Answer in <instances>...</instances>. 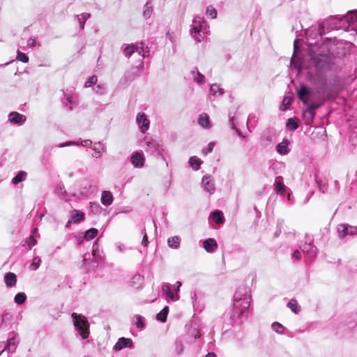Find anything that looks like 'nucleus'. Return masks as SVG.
<instances>
[{
    "instance_id": "obj_28",
    "label": "nucleus",
    "mask_w": 357,
    "mask_h": 357,
    "mask_svg": "<svg viewBox=\"0 0 357 357\" xmlns=\"http://www.w3.org/2000/svg\"><path fill=\"white\" fill-rule=\"evenodd\" d=\"M27 173L24 171H20L12 179V183L17 185L26 179Z\"/></svg>"
},
{
    "instance_id": "obj_14",
    "label": "nucleus",
    "mask_w": 357,
    "mask_h": 357,
    "mask_svg": "<svg viewBox=\"0 0 357 357\" xmlns=\"http://www.w3.org/2000/svg\"><path fill=\"white\" fill-rule=\"evenodd\" d=\"M132 346V341L130 338L120 337L114 346V350L121 351L125 348H130Z\"/></svg>"
},
{
    "instance_id": "obj_3",
    "label": "nucleus",
    "mask_w": 357,
    "mask_h": 357,
    "mask_svg": "<svg viewBox=\"0 0 357 357\" xmlns=\"http://www.w3.org/2000/svg\"><path fill=\"white\" fill-rule=\"evenodd\" d=\"M208 24L205 20L199 16H196L192 20L190 30V36L194 40L200 43L206 36Z\"/></svg>"
},
{
    "instance_id": "obj_34",
    "label": "nucleus",
    "mask_w": 357,
    "mask_h": 357,
    "mask_svg": "<svg viewBox=\"0 0 357 357\" xmlns=\"http://www.w3.org/2000/svg\"><path fill=\"white\" fill-rule=\"evenodd\" d=\"M168 312L169 307L165 306L158 314H157L156 319L162 322L166 321Z\"/></svg>"
},
{
    "instance_id": "obj_55",
    "label": "nucleus",
    "mask_w": 357,
    "mask_h": 357,
    "mask_svg": "<svg viewBox=\"0 0 357 357\" xmlns=\"http://www.w3.org/2000/svg\"><path fill=\"white\" fill-rule=\"evenodd\" d=\"M213 147H214V143L213 142H211L208 144V146L207 148L206 149V150H203V151L205 153H211L213 151Z\"/></svg>"
},
{
    "instance_id": "obj_54",
    "label": "nucleus",
    "mask_w": 357,
    "mask_h": 357,
    "mask_svg": "<svg viewBox=\"0 0 357 357\" xmlns=\"http://www.w3.org/2000/svg\"><path fill=\"white\" fill-rule=\"evenodd\" d=\"M64 96L66 97V101L68 103L73 104L75 102V98L73 95H67L66 93H64Z\"/></svg>"
},
{
    "instance_id": "obj_44",
    "label": "nucleus",
    "mask_w": 357,
    "mask_h": 357,
    "mask_svg": "<svg viewBox=\"0 0 357 357\" xmlns=\"http://www.w3.org/2000/svg\"><path fill=\"white\" fill-rule=\"evenodd\" d=\"M175 351L178 355H181L183 351V345L181 341L176 340L174 343Z\"/></svg>"
},
{
    "instance_id": "obj_20",
    "label": "nucleus",
    "mask_w": 357,
    "mask_h": 357,
    "mask_svg": "<svg viewBox=\"0 0 357 357\" xmlns=\"http://www.w3.org/2000/svg\"><path fill=\"white\" fill-rule=\"evenodd\" d=\"M3 279L6 287H13L16 285L17 275L14 273L8 272L6 273Z\"/></svg>"
},
{
    "instance_id": "obj_53",
    "label": "nucleus",
    "mask_w": 357,
    "mask_h": 357,
    "mask_svg": "<svg viewBox=\"0 0 357 357\" xmlns=\"http://www.w3.org/2000/svg\"><path fill=\"white\" fill-rule=\"evenodd\" d=\"M36 243L37 241L33 236H30L29 238L26 240V243L28 244L29 249L34 246L36 244Z\"/></svg>"
},
{
    "instance_id": "obj_62",
    "label": "nucleus",
    "mask_w": 357,
    "mask_h": 357,
    "mask_svg": "<svg viewBox=\"0 0 357 357\" xmlns=\"http://www.w3.org/2000/svg\"><path fill=\"white\" fill-rule=\"evenodd\" d=\"M92 156L96 158H100L102 156V152L100 151H95V153L92 154Z\"/></svg>"
},
{
    "instance_id": "obj_7",
    "label": "nucleus",
    "mask_w": 357,
    "mask_h": 357,
    "mask_svg": "<svg viewBox=\"0 0 357 357\" xmlns=\"http://www.w3.org/2000/svg\"><path fill=\"white\" fill-rule=\"evenodd\" d=\"M144 144L146 145V151L150 152L151 154L158 153L162 155L164 151L162 146L159 142L153 139H148L147 137L144 139Z\"/></svg>"
},
{
    "instance_id": "obj_12",
    "label": "nucleus",
    "mask_w": 357,
    "mask_h": 357,
    "mask_svg": "<svg viewBox=\"0 0 357 357\" xmlns=\"http://www.w3.org/2000/svg\"><path fill=\"white\" fill-rule=\"evenodd\" d=\"M202 186L205 191L209 194H213L215 192V184L210 175H206L202 178Z\"/></svg>"
},
{
    "instance_id": "obj_10",
    "label": "nucleus",
    "mask_w": 357,
    "mask_h": 357,
    "mask_svg": "<svg viewBox=\"0 0 357 357\" xmlns=\"http://www.w3.org/2000/svg\"><path fill=\"white\" fill-rule=\"evenodd\" d=\"M136 121L143 133L149 128L150 121L144 112H139L137 114Z\"/></svg>"
},
{
    "instance_id": "obj_52",
    "label": "nucleus",
    "mask_w": 357,
    "mask_h": 357,
    "mask_svg": "<svg viewBox=\"0 0 357 357\" xmlns=\"http://www.w3.org/2000/svg\"><path fill=\"white\" fill-rule=\"evenodd\" d=\"M292 98L290 96H284L282 100V105L284 106L283 109H286L291 104Z\"/></svg>"
},
{
    "instance_id": "obj_22",
    "label": "nucleus",
    "mask_w": 357,
    "mask_h": 357,
    "mask_svg": "<svg viewBox=\"0 0 357 357\" xmlns=\"http://www.w3.org/2000/svg\"><path fill=\"white\" fill-rule=\"evenodd\" d=\"M191 75L192 79L195 82L198 84H202L205 82V77L202 75L197 69V68H194L191 70Z\"/></svg>"
},
{
    "instance_id": "obj_48",
    "label": "nucleus",
    "mask_w": 357,
    "mask_h": 357,
    "mask_svg": "<svg viewBox=\"0 0 357 357\" xmlns=\"http://www.w3.org/2000/svg\"><path fill=\"white\" fill-rule=\"evenodd\" d=\"M40 261H41V260L38 257H34L33 262L31 264V269L33 271L37 270L40 266Z\"/></svg>"
},
{
    "instance_id": "obj_6",
    "label": "nucleus",
    "mask_w": 357,
    "mask_h": 357,
    "mask_svg": "<svg viewBox=\"0 0 357 357\" xmlns=\"http://www.w3.org/2000/svg\"><path fill=\"white\" fill-rule=\"evenodd\" d=\"M321 27L312 28L307 31V43L309 45H317L321 40Z\"/></svg>"
},
{
    "instance_id": "obj_45",
    "label": "nucleus",
    "mask_w": 357,
    "mask_h": 357,
    "mask_svg": "<svg viewBox=\"0 0 357 357\" xmlns=\"http://www.w3.org/2000/svg\"><path fill=\"white\" fill-rule=\"evenodd\" d=\"M98 81V78L96 75H93L91 77H90L88 80L85 82L84 84V86L88 88V87H91L93 84H96Z\"/></svg>"
},
{
    "instance_id": "obj_64",
    "label": "nucleus",
    "mask_w": 357,
    "mask_h": 357,
    "mask_svg": "<svg viewBox=\"0 0 357 357\" xmlns=\"http://www.w3.org/2000/svg\"><path fill=\"white\" fill-rule=\"evenodd\" d=\"M90 258V255L89 253H85L83 256V261H86Z\"/></svg>"
},
{
    "instance_id": "obj_47",
    "label": "nucleus",
    "mask_w": 357,
    "mask_h": 357,
    "mask_svg": "<svg viewBox=\"0 0 357 357\" xmlns=\"http://www.w3.org/2000/svg\"><path fill=\"white\" fill-rule=\"evenodd\" d=\"M272 328L274 331H275L278 333H283V326L282 324H280L278 322H274L272 324Z\"/></svg>"
},
{
    "instance_id": "obj_9",
    "label": "nucleus",
    "mask_w": 357,
    "mask_h": 357,
    "mask_svg": "<svg viewBox=\"0 0 357 357\" xmlns=\"http://www.w3.org/2000/svg\"><path fill=\"white\" fill-rule=\"evenodd\" d=\"M145 158L142 152L135 151L130 157V162L136 168H141L144 165Z\"/></svg>"
},
{
    "instance_id": "obj_19",
    "label": "nucleus",
    "mask_w": 357,
    "mask_h": 357,
    "mask_svg": "<svg viewBox=\"0 0 357 357\" xmlns=\"http://www.w3.org/2000/svg\"><path fill=\"white\" fill-rule=\"evenodd\" d=\"M161 290L166 300L176 301L178 299V296L174 294V293L171 291V289L169 285L163 284L162 286Z\"/></svg>"
},
{
    "instance_id": "obj_2",
    "label": "nucleus",
    "mask_w": 357,
    "mask_h": 357,
    "mask_svg": "<svg viewBox=\"0 0 357 357\" xmlns=\"http://www.w3.org/2000/svg\"><path fill=\"white\" fill-rule=\"evenodd\" d=\"M250 289L245 286L239 287L234 295V314L238 317L243 316L250 307Z\"/></svg>"
},
{
    "instance_id": "obj_57",
    "label": "nucleus",
    "mask_w": 357,
    "mask_h": 357,
    "mask_svg": "<svg viewBox=\"0 0 357 357\" xmlns=\"http://www.w3.org/2000/svg\"><path fill=\"white\" fill-rule=\"evenodd\" d=\"M36 39L34 38H30L28 40H27V45L29 46V47H34L36 45Z\"/></svg>"
},
{
    "instance_id": "obj_1",
    "label": "nucleus",
    "mask_w": 357,
    "mask_h": 357,
    "mask_svg": "<svg viewBox=\"0 0 357 357\" xmlns=\"http://www.w3.org/2000/svg\"><path fill=\"white\" fill-rule=\"evenodd\" d=\"M334 59L328 42L323 43L316 52L311 54L309 77L314 90L310 91L305 85H301L297 91L298 98L307 105L303 115L307 124L313 121L316 109L337 94L335 81L331 76Z\"/></svg>"
},
{
    "instance_id": "obj_18",
    "label": "nucleus",
    "mask_w": 357,
    "mask_h": 357,
    "mask_svg": "<svg viewBox=\"0 0 357 357\" xmlns=\"http://www.w3.org/2000/svg\"><path fill=\"white\" fill-rule=\"evenodd\" d=\"M114 201V197L112 192L109 190H103L101 194L100 202L102 205L108 206H110Z\"/></svg>"
},
{
    "instance_id": "obj_37",
    "label": "nucleus",
    "mask_w": 357,
    "mask_h": 357,
    "mask_svg": "<svg viewBox=\"0 0 357 357\" xmlns=\"http://www.w3.org/2000/svg\"><path fill=\"white\" fill-rule=\"evenodd\" d=\"M347 231H348V229H347V224H341V225H338L337 232H338V236L340 238H343L346 236H347L348 235Z\"/></svg>"
},
{
    "instance_id": "obj_58",
    "label": "nucleus",
    "mask_w": 357,
    "mask_h": 357,
    "mask_svg": "<svg viewBox=\"0 0 357 357\" xmlns=\"http://www.w3.org/2000/svg\"><path fill=\"white\" fill-rule=\"evenodd\" d=\"M166 36L172 43H174L175 42L174 36V33H171L170 31H167V33L166 34Z\"/></svg>"
},
{
    "instance_id": "obj_5",
    "label": "nucleus",
    "mask_w": 357,
    "mask_h": 357,
    "mask_svg": "<svg viewBox=\"0 0 357 357\" xmlns=\"http://www.w3.org/2000/svg\"><path fill=\"white\" fill-rule=\"evenodd\" d=\"M343 30L357 31V10H350L343 16Z\"/></svg>"
},
{
    "instance_id": "obj_43",
    "label": "nucleus",
    "mask_w": 357,
    "mask_h": 357,
    "mask_svg": "<svg viewBox=\"0 0 357 357\" xmlns=\"http://www.w3.org/2000/svg\"><path fill=\"white\" fill-rule=\"evenodd\" d=\"M94 92L98 95H104L106 93V87L104 84H98L93 89Z\"/></svg>"
},
{
    "instance_id": "obj_51",
    "label": "nucleus",
    "mask_w": 357,
    "mask_h": 357,
    "mask_svg": "<svg viewBox=\"0 0 357 357\" xmlns=\"http://www.w3.org/2000/svg\"><path fill=\"white\" fill-rule=\"evenodd\" d=\"M347 234L349 236H357V227L347 225Z\"/></svg>"
},
{
    "instance_id": "obj_60",
    "label": "nucleus",
    "mask_w": 357,
    "mask_h": 357,
    "mask_svg": "<svg viewBox=\"0 0 357 357\" xmlns=\"http://www.w3.org/2000/svg\"><path fill=\"white\" fill-rule=\"evenodd\" d=\"M190 297H191L192 302L194 303L197 300V295H196L195 291L190 292Z\"/></svg>"
},
{
    "instance_id": "obj_26",
    "label": "nucleus",
    "mask_w": 357,
    "mask_h": 357,
    "mask_svg": "<svg viewBox=\"0 0 357 357\" xmlns=\"http://www.w3.org/2000/svg\"><path fill=\"white\" fill-rule=\"evenodd\" d=\"M84 218V213L77 211L73 210L70 213V219L73 221V223H78L80 221L83 220Z\"/></svg>"
},
{
    "instance_id": "obj_38",
    "label": "nucleus",
    "mask_w": 357,
    "mask_h": 357,
    "mask_svg": "<svg viewBox=\"0 0 357 357\" xmlns=\"http://www.w3.org/2000/svg\"><path fill=\"white\" fill-rule=\"evenodd\" d=\"M133 322L138 328L143 329L145 326L142 317L139 314H136L133 317Z\"/></svg>"
},
{
    "instance_id": "obj_46",
    "label": "nucleus",
    "mask_w": 357,
    "mask_h": 357,
    "mask_svg": "<svg viewBox=\"0 0 357 357\" xmlns=\"http://www.w3.org/2000/svg\"><path fill=\"white\" fill-rule=\"evenodd\" d=\"M17 59L23 62V63H27L29 61V57L23 52H21L20 51H17Z\"/></svg>"
},
{
    "instance_id": "obj_36",
    "label": "nucleus",
    "mask_w": 357,
    "mask_h": 357,
    "mask_svg": "<svg viewBox=\"0 0 357 357\" xmlns=\"http://www.w3.org/2000/svg\"><path fill=\"white\" fill-rule=\"evenodd\" d=\"M98 229L96 228H91L88 229L84 234V238L86 241H90L94 238L98 234Z\"/></svg>"
},
{
    "instance_id": "obj_11",
    "label": "nucleus",
    "mask_w": 357,
    "mask_h": 357,
    "mask_svg": "<svg viewBox=\"0 0 357 357\" xmlns=\"http://www.w3.org/2000/svg\"><path fill=\"white\" fill-rule=\"evenodd\" d=\"M300 248L303 253L307 254L310 257L314 258L317 255V249L311 242L305 241L300 245Z\"/></svg>"
},
{
    "instance_id": "obj_63",
    "label": "nucleus",
    "mask_w": 357,
    "mask_h": 357,
    "mask_svg": "<svg viewBox=\"0 0 357 357\" xmlns=\"http://www.w3.org/2000/svg\"><path fill=\"white\" fill-rule=\"evenodd\" d=\"M6 317H7V315H5V316L3 317V318H2V323L0 325V328H3V327L6 326L5 321H6V319L7 318Z\"/></svg>"
},
{
    "instance_id": "obj_50",
    "label": "nucleus",
    "mask_w": 357,
    "mask_h": 357,
    "mask_svg": "<svg viewBox=\"0 0 357 357\" xmlns=\"http://www.w3.org/2000/svg\"><path fill=\"white\" fill-rule=\"evenodd\" d=\"M275 190L278 193L283 194L285 191V186L282 182H277L275 184Z\"/></svg>"
},
{
    "instance_id": "obj_25",
    "label": "nucleus",
    "mask_w": 357,
    "mask_h": 357,
    "mask_svg": "<svg viewBox=\"0 0 357 357\" xmlns=\"http://www.w3.org/2000/svg\"><path fill=\"white\" fill-rule=\"evenodd\" d=\"M55 193L62 199L68 200L69 197L66 193L64 185L62 184H59L55 188Z\"/></svg>"
},
{
    "instance_id": "obj_56",
    "label": "nucleus",
    "mask_w": 357,
    "mask_h": 357,
    "mask_svg": "<svg viewBox=\"0 0 357 357\" xmlns=\"http://www.w3.org/2000/svg\"><path fill=\"white\" fill-rule=\"evenodd\" d=\"M140 55L142 56V57H144V58L149 56V50L148 47H144L143 46V51L142 52Z\"/></svg>"
},
{
    "instance_id": "obj_16",
    "label": "nucleus",
    "mask_w": 357,
    "mask_h": 357,
    "mask_svg": "<svg viewBox=\"0 0 357 357\" xmlns=\"http://www.w3.org/2000/svg\"><path fill=\"white\" fill-rule=\"evenodd\" d=\"M8 120L11 123L22 125L26 121V116L18 112H13L9 114Z\"/></svg>"
},
{
    "instance_id": "obj_23",
    "label": "nucleus",
    "mask_w": 357,
    "mask_h": 357,
    "mask_svg": "<svg viewBox=\"0 0 357 357\" xmlns=\"http://www.w3.org/2000/svg\"><path fill=\"white\" fill-rule=\"evenodd\" d=\"M18 345V342L16 340L15 336H13L8 340L7 344L5 345L3 344V347L6 348L9 353H13L15 351Z\"/></svg>"
},
{
    "instance_id": "obj_49",
    "label": "nucleus",
    "mask_w": 357,
    "mask_h": 357,
    "mask_svg": "<svg viewBox=\"0 0 357 357\" xmlns=\"http://www.w3.org/2000/svg\"><path fill=\"white\" fill-rule=\"evenodd\" d=\"M93 150L95 151H100L101 152H105L106 151V148L101 142H98L94 143Z\"/></svg>"
},
{
    "instance_id": "obj_8",
    "label": "nucleus",
    "mask_w": 357,
    "mask_h": 357,
    "mask_svg": "<svg viewBox=\"0 0 357 357\" xmlns=\"http://www.w3.org/2000/svg\"><path fill=\"white\" fill-rule=\"evenodd\" d=\"M343 16L339 17H331L325 23L324 26H326L327 29L331 30H343Z\"/></svg>"
},
{
    "instance_id": "obj_42",
    "label": "nucleus",
    "mask_w": 357,
    "mask_h": 357,
    "mask_svg": "<svg viewBox=\"0 0 357 357\" xmlns=\"http://www.w3.org/2000/svg\"><path fill=\"white\" fill-rule=\"evenodd\" d=\"M287 306L289 308L291 309V310L295 313H298L300 310L299 307H298L297 302L295 300L291 299L289 301Z\"/></svg>"
},
{
    "instance_id": "obj_29",
    "label": "nucleus",
    "mask_w": 357,
    "mask_h": 357,
    "mask_svg": "<svg viewBox=\"0 0 357 357\" xmlns=\"http://www.w3.org/2000/svg\"><path fill=\"white\" fill-rule=\"evenodd\" d=\"M181 240L178 236L170 237L167 239V245L169 248L178 249L180 246Z\"/></svg>"
},
{
    "instance_id": "obj_40",
    "label": "nucleus",
    "mask_w": 357,
    "mask_h": 357,
    "mask_svg": "<svg viewBox=\"0 0 357 357\" xmlns=\"http://www.w3.org/2000/svg\"><path fill=\"white\" fill-rule=\"evenodd\" d=\"M26 299V296L24 293H17L14 298V301L17 304L22 305L23 304Z\"/></svg>"
},
{
    "instance_id": "obj_17",
    "label": "nucleus",
    "mask_w": 357,
    "mask_h": 357,
    "mask_svg": "<svg viewBox=\"0 0 357 357\" xmlns=\"http://www.w3.org/2000/svg\"><path fill=\"white\" fill-rule=\"evenodd\" d=\"M290 142L287 139H283V140L276 146V151L282 155H287L290 152L289 145Z\"/></svg>"
},
{
    "instance_id": "obj_41",
    "label": "nucleus",
    "mask_w": 357,
    "mask_h": 357,
    "mask_svg": "<svg viewBox=\"0 0 357 357\" xmlns=\"http://www.w3.org/2000/svg\"><path fill=\"white\" fill-rule=\"evenodd\" d=\"M206 15L211 19H215L217 17V11L213 6H208L206 7Z\"/></svg>"
},
{
    "instance_id": "obj_4",
    "label": "nucleus",
    "mask_w": 357,
    "mask_h": 357,
    "mask_svg": "<svg viewBox=\"0 0 357 357\" xmlns=\"http://www.w3.org/2000/svg\"><path fill=\"white\" fill-rule=\"evenodd\" d=\"M71 317L73 320V324L77 331L79 332L82 338H87L89 334V324L86 317L81 314H77L75 312L72 314Z\"/></svg>"
},
{
    "instance_id": "obj_24",
    "label": "nucleus",
    "mask_w": 357,
    "mask_h": 357,
    "mask_svg": "<svg viewBox=\"0 0 357 357\" xmlns=\"http://www.w3.org/2000/svg\"><path fill=\"white\" fill-rule=\"evenodd\" d=\"M198 123L199 126L204 128H211V123L209 121V116L206 113H202L198 119Z\"/></svg>"
},
{
    "instance_id": "obj_13",
    "label": "nucleus",
    "mask_w": 357,
    "mask_h": 357,
    "mask_svg": "<svg viewBox=\"0 0 357 357\" xmlns=\"http://www.w3.org/2000/svg\"><path fill=\"white\" fill-rule=\"evenodd\" d=\"M143 51V43L131 45L125 47L123 52L126 56L130 57L135 52L141 54Z\"/></svg>"
},
{
    "instance_id": "obj_59",
    "label": "nucleus",
    "mask_w": 357,
    "mask_h": 357,
    "mask_svg": "<svg viewBox=\"0 0 357 357\" xmlns=\"http://www.w3.org/2000/svg\"><path fill=\"white\" fill-rule=\"evenodd\" d=\"M293 257L296 259H300L301 258V253L298 250H295L293 253Z\"/></svg>"
},
{
    "instance_id": "obj_21",
    "label": "nucleus",
    "mask_w": 357,
    "mask_h": 357,
    "mask_svg": "<svg viewBox=\"0 0 357 357\" xmlns=\"http://www.w3.org/2000/svg\"><path fill=\"white\" fill-rule=\"evenodd\" d=\"M203 247L207 252H213L218 248V244L213 238L204 241Z\"/></svg>"
},
{
    "instance_id": "obj_30",
    "label": "nucleus",
    "mask_w": 357,
    "mask_h": 357,
    "mask_svg": "<svg viewBox=\"0 0 357 357\" xmlns=\"http://www.w3.org/2000/svg\"><path fill=\"white\" fill-rule=\"evenodd\" d=\"M299 126V121L298 119L296 118H289L287 119V121L286 123V127L291 130H296Z\"/></svg>"
},
{
    "instance_id": "obj_31",
    "label": "nucleus",
    "mask_w": 357,
    "mask_h": 357,
    "mask_svg": "<svg viewBox=\"0 0 357 357\" xmlns=\"http://www.w3.org/2000/svg\"><path fill=\"white\" fill-rule=\"evenodd\" d=\"M210 91L213 96H221L224 93V89L217 84H213L211 86Z\"/></svg>"
},
{
    "instance_id": "obj_33",
    "label": "nucleus",
    "mask_w": 357,
    "mask_h": 357,
    "mask_svg": "<svg viewBox=\"0 0 357 357\" xmlns=\"http://www.w3.org/2000/svg\"><path fill=\"white\" fill-rule=\"evenodd\" d=\"M91 15L87 13H83L77 16L81 29H84L86 21L90 17Z\"/></svg>"
},
{
    "instance_id": "obj_27",
    "label": "nucleus",
    "mask_w": 357,
    "mask_h": 357,
    "mask_svg": "<svg viewBox=\"0 0 357 357\" xmlns=\"http://www.w3.org/2000/svg\"><path fill=\"white\" fill-rule=\"evenodd\" d=\"M211 218L216 224H222L225 222L223 213L220 211H215L211 213Z\"/></svg>"
},
{
    "instance_id": "obj_32",
    "label": "nucleus",
    "mask_w": 357,
    "mask_h": 357,
    "mask_svg": "<svg viewBox=\"0 0 357 357\" xmlns=\"http://www.w3.org/2000/svg\"><path fill=\"white\" fill-rule=\"evenodd\" d=\"M152 12H153V6L151 5V1H149L144 5V11H143V16L146 19H149V18L151 17Z\"/></svg>"
},
{
    "instance_id": "obj_39",
    "label": "nucleus",
    "mask_w": 357,
    "mask_h": 357,
    "mask_svg": "<svg viewBox=\"0 0 357 357\" xmlns=\"http://www.w3.org/2000/svg\"><path fill=\"white\" fill-rule=\"evenodd\" d=\"M291 65L298 70V72H301L302 70V66L299 61V59L295 56L294 54L291 59Z\"/></svg>"
},
{
    "instance_id": "obj_35",
    "label": "nucleus",
    "mask_w": 357,
    "mask_h": 357,
    "mask_svg": "<svg viewBox=\"0 0 357 357\" xmlns=\"http://www.w3.org/2000/svg\"><path fill=\"white\" fill-rule=\"evenodd\" d=\"M189 163L194 169L197 170L199 169V167L202 164V161L197 157L192 156L189 159Z\"/></svg>"
},
{
    "instance_id": "obj_61",
    "label": "nucleus",
    "mask_w": 357,
    "mask_h": 357,
    "mask_svg": "<svg viewBox=\"0 0 357 357\" xmlns=\"http://www.w3.org/2000/svg\"><path fill=\"white\" fill-rule=\"evenodd\" d=\"M148 243V237L146 234L145 233L142 239V244L144 246H146Z\"/></svg>"
},
{
    "instance_id": "obj_15",
    "label": "nucleus",
    "mask_w": 357,
    "mask_h": 357,
    "mask_svg": "<svg viewBox=\"0 0 357 357\" xmlns=\"http://www.w3.org/2000/svg\"><path fill=\"white\" fill-rule=\"evenodd\" d=\"M91 144H92L91 140L85 139V140L81 141L80 142H75V141H68L64 143H61V144L56 145V147L63 148L66 146H73V145H74V146L82 145L84 147H90L91 146Z\"/></svg>"
}]
</instances>
